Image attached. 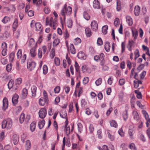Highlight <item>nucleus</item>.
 Here are the masks:
<instances>
[{"instance_id":"obj_55","label":"nucleus","mask_w":150,"mask_h":150,"mask_svg":"<svg viewBox=\"0 0 150 150\" xmlns=\"http://www.w3.org/2000/svg\"><path fill=\"white\" fill-rule=\"evenodd\" d=\"M20 31L19 30H18L14 33V36L16 38L18 39L20 35Z\"/></svg>"},{"instance_id":"obj_37","label":"nucleus","mask_w":150,"mask_h":150,"mask_svg":"<svg viewBox=\"0 0 150 150\" xmlns=\"http://www.w3.org/2000/svg\"><path fill=\"white\" fill-rule=\"evenodd\" d=\"M60 117L63 118H66L67 116V113L66 111H63L60 113Z\"/></svg>"},{"instance_id":"obj_48","label":"nucleus","mask_w":150,"mask_h":150,"mask_svg":"<svg viewBox=\"0 0 150 150\" xmlns=\"http://www.w3.org/2000/svg\"><path fill=\"white\" fill-rule=\"evenodd\" d=\"M87 102H86L85 100L84 99H82L81 101V106L82 107L84 108Z\"/></svg>"},{"instance_id":"obj_15","label":"nucleus","mask_w":150,"mask_h":150,"mask_svg":"<svg viewBox=\"0 0 150 150\" xmlns=\"http://www.w3.org/2000/svg\"><path fill=\"white\" fill-rule=\"evenodd\" d=\"M24 146L26 150H28L30 148L31 146V142L29 140H26L24 145Z\"/></svg>"},{"instance_id":"obj_17","label":"nucleus","mask_w":150,"mask_h":150,"mask_svg":"<svg viewBox=\"0 0 150 150\" xmlns=\"http://www.w3.org/2000/svg\"><path fill=\"white\" fill-rule=\"evenodd\" d=\"M133 115L134 119L137 122L138 121L139 119V117L137 112L134 111L133 112Z\"/></svg>"},{"instance_id":"obj_30","label":"nucleus","mask_w":150,"mask_h":150,"mask_svg":"<svg viewBox=\"0 0 150 150\" xmlns=\"http://www.w3.org/2000/svg\"><path fill=\"white\" fill-rule=\"evenodd\" d=\"M36 126L35 122H32L30 125V129L32 132H33L35 130Z\"/></svg>"},{"instance_id":"obj_51","label":"nucleus","mask_w":150,"mask_h":150,"mask_svg":"<svg viewBox=\"0 0 150 150\" xmlns=\"http://www.w3.org/2000/svg\"><path fill=\"white\" fill-rule=\"evenodd\" d=\"M102 83V79L101 78H99L95 82V83L96 86H99Z\"/></svg>"},{"instance_id":"obj_27","label":"nucleus","mask_w":150,"mask_h":150,"mask_svg":"<svg viewBox=\"0 0 150 150\" xmlns=\"http://www.w3.org/2000/svg\"><path fill=\"white\" fill-rule=\"evenodd\" d=\"M45 122L44 120H40L38 122V125L40 129H41L43 128L45 125Z\"/></svg>"},{"instance_id":"obj_36","label":"nucleus","mask_w":150,"mask_h":150,"mask_svg":"<svg viewBox=\"0 0 150 150\" xmlns=\"http://www.w3.org/2000/svg\"><path fill=\"white\" fill-rule=\"evenodd\" d=\"M116 9L117 11H119L121 9L120 1V0H116Z\"/></svg>"},{"instance_id":"obj_13","label":"nucleus","mask_w":150,"mask_h":150,"mask_svg":"<svg viewBox=\"0 0 150 150\" xmlns=\"http://www.w3.org/2000/svg\"><path fill=\"white\" fill-rule=\"evenodd\" d=\"M140 13V8L138 6H135L134 8V13L136 16H138Z\"/></svg>"},{"instance_id":"obj_60","label":"nucleus","mask_w":150,"mask_h":150,"mask_svg":"<svg viewBox=\"0 0 150 150\" xmlns=\"http://www.w3.org/2000/svg\"><path fill=\"white\" fill-rule=\"evenodd\" d=\"M4 137V133L2 132L0 133V142H2Z\"/></svg>"},{"instance_id":"obj_62","label":"nucleus","mask_w":150,"mask_h":150,"mask_svg":"<svg viewBox=\"0 0 150 150\" xmlns=\"http://www.w3.org/2000/svg\"><path fill=\"white\" fill-rule=\"evenodd\" d=\"M60 90V87L59 86H57L54 88V91L55 93H57L59 92Z\"/></svg>"},{"instance_id":"obj_44","label":"nucleus","mask_w":150,"mask_h":150,"mask_svg":"<svg viewBox=\"0 0 150 150\" xmlns=\"http://www.w3.org/2000/svg\"><path fill=\"white\" fill-rule=\"evenodd\" d=\"M81 42V40L79 38H76L74 40V44L75 45H78Z\"/></svg>"},{"instance_id":"obj_49","label":"nucleus","mask_w":150,"mask_h":150,"mask_svg":"<svg viewBox=\"0 0 150 150\" xmlns=\"http://www.w3.org/2000/svg\"><path fill=\"white\" fill-rule=\"evenodd\" d=\"M134 54L135 55L134 59H136L139 56V51L138 50H136L134 52Z\"/></svg>"},{"instance_id":"obj_4","label":"nucleus","mask_w":150,"mask_h":150,"mask_svg":"<svg viewBox=\"0 0 150 150\" xmlns=\"http://www.w3.org/2000/svg\"><path fill=\"white\" fill-rule=\"evenodd\" d=\"M30 115H27L25 117L24 113H21L19 118L20 123L22 124L24 121L25 122L27 123L30 120Z\"/></svg>"},{"instance_id":"obj_61","label":"nucleus","mask_w":150,"mask_h":150,"mask_svg":"<svg viewBox=\"0 0 150 150\" xmlns=\"http://www.w3.org/2000/svg\"><path fill=\"white\" fill-rule=\"evenodd\" d=\"M55 55V50L54 49H52L50 52V57L52 59H53Z\"/></svg>"},{"instance_id":"obj_16","label":"nucleus","mask_w":150,"mask_h":150,"mask_svg":"<svg viewBox=\"0 0 150 150\" xmlns=\"http://www.w3.org/2000/svg\"><path fill=\"white\" fill-rule=\"evenodd\" d=\"M93 7L95 8H100V3L98 0H94L93 1Z\"/></svg>"},{"instance_id":"obj_23","label":"nucleus","mask_w":150,"mask_h":150,"mask_svg":"<svg viewBox=\"0 0 150 150\" xmlns=\"http://www.w3.org/2000/svg\"><path fill=\"white\" fill-rule=\"evenodd\" d=\"M18 96L16 95H14L12 98V102L14 105L16 104L18 102Z\"/></svg>"},{"instance_id":"obj_53","label":"nucleus","mask_w":150,"mask_h":150,"mask_svg":"<svg viewBox=\"0 0 150 150\" xmlns=\"http://www.w3.org/2000/svg\"><path fill=\"white\" fill-rule=\"evenodd\" d=\"M60 61L58 58L55 57L54 59V63L57 66H59L60 64Z\"/></svg>"},{"instance_id":"obj_3","label":"nucleus","mask_w":150,"mask_h":150,"mask_svg":"<svg viewBox=\"0 0 150 150\" xmlns=\"http://www.w3.org/2000/svg\"><path fill=\"white\" fill-rule=\"evenodd\" d=\"M57 24V21L56 19H53V18L51 17L50 19L47 17L46 19V25H49L51 27L53 26V29L55 28Z\"/></svg>"},{"instance_id":"obj_20","label":"nucleus","mask_w":150,"mask_h":150,"mask_svg":"<svg viewBox=\"0 0 150 150\" xmlns=\"http://www.w3.org/2000/svg\"><path fill=\"white\" fill-rule=\"evenodd\" d=\"M78 57L80 59H85L86 58L85 54L82 51H80L79 52Z\"/></svg>"},{"instance_id":"obj_10","label":"nucleus","mask_w":150,"mask_h":150,"mask_svg":"<svg viewBox=\"0 0 150 150\" xmlns=\"http://www.w3.org/2000/svg\"><path fill=\"white\" fill-rule=\"evenodd\" d=\"M48 100L46 99L43 98H41L39 100V103L40 105L43 106L46 103H48Z\"/></svg>"},{"instance_id":"obj_12","label":"nucleus","mask_w":150,"mask_h":150,"mask_svg":"<svg viewBox=\"0 0 150 150\" xmlns=\"http://www.w3.org/2000/svg\"><path fill=\"white\" fill-rule=\"evenodd\" d=\"M18 26V20L17 19L15 18L14 22L13 24V32L16 30V29Z\"/></svg>"},{"instance_id":"obj_1","label":"nucleus","mask_w":150,"mask_h":150,"mask_svg":"<svg viewBox=\"0 0 150 150\" xmlns=\"http://www.w3.org/2000/svg\"><path fill=\"white\" fill-rule=\"evenodd\" d=\"M13 122L11 119L8 118L4 119L2 122L1 127L2 129H10L12 126Z\"/></svg>"},{"instance_id":"obj_19","label":"nucleus","mask_w":150,"mask_h":150,"mask_svg":"<svg viewBox=\"0 0 150 150\" xmlns=\"http://www.w3.org/2000/svg\"><path fill=\"white\" fill-rule=\"evenodd\" d=\"M37 87L36 86L33 85L31 88V91L33 97H35L36 95Z\"/></svg>"},{"instance_id":"obj_59","label":"nucleus","mask_w":150,"mask_h":150,"mask_svg":"<svg viewBox=\"0 0 150 150\" xmlns=\"http://www.w3.org/2000/svg\"><path fill=\"white\" fill-rule=\"evenodd\" d=\"M67 26L69 28L72 27V22L71 20H69L67 22Z\"/></svg>"},{"instance_id":"obj_50","label":"nucleus","mask_w":150,"mask_h":150,"mask_svg":"<svg viewBox=\"0 0 150 150\" xmlns=\"http://www.w3.org/2000/svg\"><path fill=\"white\" fill-rule=\"evenodd\" d=\"M107 134L108 137L111 141H113L115 137L114 136L111 134L109 131L107 132Z\"/></svg>"},{"instance_id":"obj_7","label":"nucleus","mask_w":150,"mask_h":150,"mask_svg":"<svg viewBox=\"0 0 150 150\" xmlns=\"http://www.w3.org/2000/svg\"><path fill=\"white\" fill-rule=\"evenodd\" d=\"M47 114V111L45 108H41L39 112V117L43 119L46 117Z\"/></svg>"},{"instance_id":"obj_5","label":"nucleus","mask_w":150,"mask_h":150,"mask_svg":"<svg viewBox=\"0 0 150 150\" xmlns=\"http://www.w3.org/2000/svg\"><path fill=\"white\" fill-rule=\"evenodd\" d=\"M17 58L18 59L20 58L21 59V63L22 64L26 60V54H24L23 56H22V51L21 50H19L17 52Z\"/></svg>"},{"instance_id":"obj_18","label":"nucleus","mask_w":150,"mask_h":150,"mask_svg":"<svg viewBox=\"0 0 150 150\" xmlns=\"http://www.w3.org/2000/svg\"><path fill=\"white\" fill-rule=\"evenodd\" d=\"M126 21L128 25L129 26H131L133 24V21L132 18L129 16H126Z\"/></svg>"},{"instance_id":"obj_38","label":"nucleus","mask_w":150,"mask_h":150,"mask_svg":"<svg viewBox=\"0 0 150 150\" xmlns=\"http://www.w3.org/2000/svg\"><path fill=\"white\" fill-rule=\"evenodd\" d=\"M10 35V32L9 31H6L3 34V36H1V37H4L6 38H8L9 37Z\"/></svg>"},{"instance_id":"obj_47","label":"nucleus","mask_w":150,"mask_h":150,"mask_svg":"<svg viewBox=\"0 0 150 150\" xmlns=\"http://www.w3.org/2000/svg\"><path fill=\"white\" fill-rule=\"evenodd\" d=\"M114 24L116 27H117L119 26V19L118 18H116L114 21Z\"/></svg>"},{"instance_id":"obj_39","label":"nucleus","mask_w":150,"mask_h":150,"mask_svg":"<svg viewBox=\"0 0 150 150\" xmlns=\"http://www.w3.org/2000/svg\"><path fill=\"white\" fill-rule=\"evenodd\" d=\"M123 117L124 120L126 121L128 118L127 110H126L125 111L123 112Z\"/></svg>"},{"instance_id":"obj_54","label":"nucleus","mask_w":150,"mask_h":150,"mask_svg":"<svg viewBox=\"0 0 150 150\" xmlns=\"http://www.w3.org/2000/svg\"><path fill=\"white\" fill-rule=\"evenodd\" d=\"M101 133L102 131L101 129H100L97 131V135L99 139H101L102 137Z\"/></svg>"},{"instance_id":"obj_22","label":"nucleus","mask_w":150,"mask_h":150,"mask_svg":"<svg viewBox=\"0 0 150 150\" xmlns=\"http://www.w3.org/2000/svg\"><path fill=\"white\" fill-rule=\"evenodd\" d=\"M13 142L14 144H17L19 138L18 137L16 134L13 135L12 137Z\"/></svg>"},{"instance_id":"obj_64","label":"nucleus","mask_w":150,"mask_h":150,"mask_svg":"<svg viewBox=\"0 0 150 150\" xmlns=\"http://www.w3.org/2000/svg\"><path fill=\"white\" fill-rule=\"evenodd\" d=\"M97 43L99 45H101L103 44V41L101 38H98L97 40Z\"/></svg>"},{"instance_id":"obj_35","label":"nucleus","mask_w":150,"mask_h":150,"mask_svg":"<svg viewBox=\"0 0 150 150\" xmlns=\"http://www.w3.org/2000/svg\"><path fill=\"white\" fill-rule=\"evenodd\" d=\"M108 26L107 25H105L102 28V31L103 33L106 34L107 33V30Z\"/></svg>"},{"instance_id":"obj_28","label":"nucleus","mask_w":150,"mask_h":150,"mask_svg":"<svg viewBox=\"0 0 150 150\" xmlns=\"http://www.w3.org/2000/svg\"><path fill=\"white\" fill-rule=\"evenodd\" d=\"M70 48L71 54H75L76 53V50L73 44H71L70 45Z\"/></svg>"},{"instance_id":"obj_9","label":"nucleus","mask_w":150,"mask_h":150,"mask_svg":"<svg viewBox=\"0 0 150 150\" xmlns=\"http://www.w3.org/2000/svg\"><path fill=\"white\" fill-rule=\"evenodd\" d=\"M91 26L92 29L93 30H96L98 28V25L97 22L95 21H92L91 23Z\"/></svg>"},{"instance_id":"obj_8","label":"nucleus","mask_w":150,"mask_h":150,"mask_svg":"<svg viewBox=\"0 0 150 150\" xmlns=\"http://www.w3.org/2000/svg\"><path fill=\"white\" fill-rule=\"evenodd\" d=\"M8 107V101L6 98H4L3 100L2 109L5 110Z\"/></svg>"},{"instance_id":"obj_21","label":"nucleus","mask_w":150,"mask_h":150,"mask_svg":"<svg viewBox=\"0 0 150 150\" xmlns=\"http://www.w3.org/2000/svg\"><path fill=\"white\" fill-rule=\"evenodd\" d=\"M28 94V91L27 89L24 88L22 91V98H25L27 96Z\"/></svg>"},{"instance_id":"obj_14","label":"nucleus","mask_w":150,"mask_h":150,"mask_svg":"<svg viewBox=\"0 0 150 150\" xmlns=\"http://www.w3.org/2000/svg\"><path fill=\"white\" fill-rule=\"evenodd\" d=\"M29 44L28 46L31 47L34 46L35 47L37 45L36 43H35L34 40L33 38H31L29 39L28 41Z\"/></svg>"},{"instance_id":"obj_45","label":"nucleus","mask_w":150,"mask_h":150,"mask_svg":"<svg viewBox=\"0 0 150 150\" xmlns=\"http://www.w3.org/2000/svg\"><path fill=\"white\" fill-rule=\"evenodd\" d=\"M43 71L44 74H46L48 72V68L47 65H44L43 67Z\"/></svg>"},{"instance_id":"obj_46","label":"nucleus","mask_w":150,"mask_h":150,"mask_svg":"<svg viewBox=\"0 0 150 150\" xmlns=\"http://www.w3.org/2000/svg\"><path fill=\"white\" fill-rule=\"evenodd\" d=\"M15 57V53L14 52H12L9 55V60L11 62L13 61Z\"/></svg>"},{"instance_id":"obj_6","label":"nucleus","mask_w":150,"mask_h":150,"mask_svg":"<svg viewBox=\"0 0 150 150\" xmlns=\"http://www.w3.org/2000/svg\"><path fill=\"white\" fill-rule=\"evenodd\" d=\"M35 66L36 63L35 62L30 59L28 60L27 67L30 70L32 71L33 70Z\"/></svg>"},{"instance_id":"obj_40","label":"nucleus","mask_w":150,"mask_h":150,"mask_svg":"<svg viewBox=\"0 0 150 150\" xmlns=\"http://www.w3.org/2000/svg\"><path fill=\"white\" fill-rule=\"evenodd\" d=\"M129 148L132 150H137V148L134 143L130 144L129 146Z\"/></svg>"},{"instance_id":"obj_43","label":"nucleus","mask_w":150,"mask_h":150,"mask_svg":"<svg viewBox=\"0 0 150 150\" xmlns=\"http://www.w3.org/2000/svg\"><path fill=\"white\" fill-rule=\"evenodd\" d=\"M83 16L84 18L87 20H88L90 19V16L87 12H84L83 13Z\"/></svg>"},{"instance_id":"obj_33","label":"nucleus","mask_w":150,"mask_h":150,"mask_svg":"<svg viewBox=\"0 0 150 150\" xmlns=\"http://www.w3.org/2000/svg\"><path fill=\"white\" fill-rule=\"evenodd\" d=\"M77 125L79 133H81L83 131V125L81 123L79 122L77 124Z\"/></svg>"},{"instance_id":"obj_34","label":"nucleus","mask_w":150,"mask_h":150,"mask_svg":"<svg viewBox=\"0 0 150 150\" xmlns=\"http://www.w3.org/2000/svg\"><path fill=\"white\" fill-rule=\"evenodd\" d=\"M110 48V44L109 42H106L105 45V48L107 52L109 51Z\"/></svg>"},{"instance_id":"obj_58","label":"nucleus","mask_w":150,"mask_h":150,"mask_svg":"<svg viewBox=\"0 0 150 150\" xmlns=\"http://www.w3.org/2000/svg\"><path fill=\"white\" fill-rule=\"evenodd\" d=\"M82 69L83 72H86L87 71L88 68L86 66L83 65L82 67Z\"/></svg>"},{"instance_id":"obj_29","label":"nucleus","mask_w":150,"mask_h":150,"mask_svg":"<svg viewBox=\"0 0 150 150\" xmlns=\"http://www.w3.org/2000/svg\"><path fill=\"white\" fill-rule=\"evenodd\" d=\"M85 33L87 37H90L92 34L91 29L89 28H86L85 30Z\"/></svg>"},{"instance_id":"obj_42","label":"nucleus","mask_w":150,"mask_h":150,"mask_svg":"<svg viewBox=\"0 0 150 150\" xmlns=\"http://www.w3.org/2000/svg\"><path fill=\"white\" fill-rule=\"evenodd\" d=\"M22 82V79L21 78H18L15 81V83L16 85H19Z\"/></svg>"},{"instance_id":"obj_52","label":"nucleus","mask_w":150,"mask_h":150,"mask_svg":"<svg viewBox=\"0 0 150 150\" xmlns=\"http://www.w3.org/2000/svg\"><path fill=\"white\" fill-rule=\"evenodd\" d=\"M12 64L10 63V64H8L6 67V69L7 71L9 72L11 71L12 69Z\"/></svg>"},{"instance_id":"obj_63","label":"nucleus","mask_w":150,"mask_h":150,"mask_svg":"<svg viewBox=\"0 0 150 150\" xmlns=\"http://www.w3.org/2000/svg\"><path fill=\"white\" fill-rule=\"evenodd\" d=\"M38 55L39 58H41L42 56V49L40 48H39L38 50Z\"/></svg>"},{"instance_id":"obj_32","label":"nucleus","mask_w":150,"mask_h":150,"mask_svg":"<svg viewBox=\"0 0 150 150\" xmlns=\"http://www.w3.org/2000/svg\"><path fill=\"white\" fill-rule=\"evenodd\" d=\"M10 20V18L9 17L5 16L2 20L1 21L4 24H6L9 22Z\"/></svg>"},{"instance_id":"obj_31","label":"nucleus","mask_w":150,"mask_h":150,"mask_svg":"<svg viewBox=\"0 0 150 150\" xmlns=\"http://www.w3.org/2000/svg\"><path fill=\"white\" fill-rule=\"evenodd\" d=\"M110 123L111 127L117 128V122L114 120H112L110 121Z\"/></svg>"},{"instance_id":"obj_25","label":"nucleus","mask_w":150,"mask_h":150,"mask_svg":"<svg viewBox=\"0 0 150 150\" xmlns=\"http://www.w3.org/2000/svg\"><path fill=\"white\" fill-rule=\"evenodd\" d=\"M30 53L31 56L32 57H34L36 55V53L35 52V47H34L32 48L30 51Z\"/></svg>"},{"instance_id":"obj_24","label":"nucleus","mask_w":150,"mask_h":150,"mask_svg":"<svg viewBox=\"0 0 150 150\" xmlns=\"http://www.w3.org/2000/svg\"><path fill=\"white\" fill-rule=\"evenodd\" d=\"M135 132L133 129H129L128 131V133L130 137V138L131 139H133V135L134 134Z\"/></svg>"},{"instance_id":"obj_56","label":"nucleus","mask_w":150,"mask_h":150,"mask_svg":"<svg viewBox=\"0 0 150 150\" xmlns=\"http://www.w3.org/2000/svg\"><path fill=\"white\" fill-rule=\"evenodd\" d=\"M59 40L58 39H55L54 40L53 42V45L54 46H57L59 43Z\"/></svg>"},{"instance_id":"obj_41","label":"nucleus","mask_w":150,"mask_h":150,"mask_svg":"<svg viewBox=\"0 0 150 150\" xmlns=\"http://www.w3.org/2000/svg\"><path fill=\"white\" fill-rule=\"evenodd\" d=\"M65 130L66 134L67 136H69L70 132V128L69 126L65 128Z\"/></svg>"},{"instance_id":"obj_26","label":"nucleus","mask_w":150,"mask_h":150,"mask_svg":"<svg viewBox=\"0 0 150 150\" xmlns=\"http://www.w3.org/2000/svg\"><path fill=\"white\" fill-rule=\"evenodd\" d=\"M41 25L39 22H37L35 25V30L36 31H41L42 30Z\"/></svg>"},{"instance_id":"obj_2","label":"nucleus","mask_w":150,"mask_h":150,"mask_svg":"<svg viewBox=\"0 0 150 150\" xmlns=\"http://www.w3.org/2000/svg\"><path fill=\"white\" fill-rule=\"evenodd\" d=\"M71 11V7L70 6H68L67 7V5L65 4L64 7L62 10L61 12V15L64 16V20H65V19L66 15H68L70 14Z\"/></svg>"},{"instance_id":"obj_11","label":"nucleus","mask_w":150,"mask_h":150,"mask_svg":"<svg viewBox=\"0 0 150 150\" xmlns=\"http://www.w3.org/2000/svg\"><path fill=\"white\" fill-rule=\"evenodd\" d=\"M14 82L13 80H10L8 83V86L9 89H10L12 88L14 89H16V88L14 85Z\"/></svg>"},{"instance_id":"obj_57","label":"nucleus","mask_w":150,"mask_h":150,"mask_svg":"<svg viewBox=\"0 0 150 150\" xmlns=\"http://www.w3.org/2000/svg\"><path fill=\"white\" fill-rule=\"evenodd\" d=\"M142 113L145 117V118L146 119H148V118H149V115L146 111L144 110H143L142 111Z\"/></svg>"}]
</instances>
